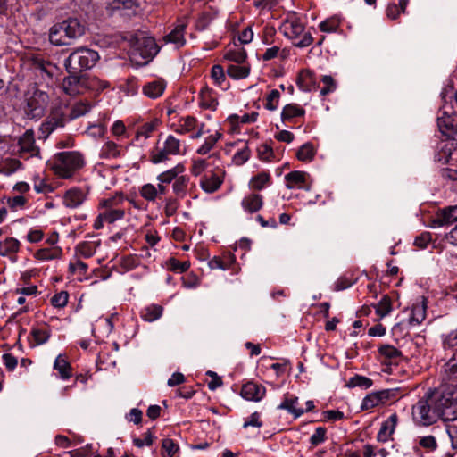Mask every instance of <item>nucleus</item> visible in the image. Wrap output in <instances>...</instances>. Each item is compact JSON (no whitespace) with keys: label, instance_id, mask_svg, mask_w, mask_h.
Masks as SVG:
<instances>
[{"label":"nucleus","instance_id":"nucleus-14","mask_svg":"<svg viewBox=\"0 0 457 457\" xmlns=\"http://www.w3.org/2000/svg\"><path fill=\"white\" fill-rule=\"evenodd\" d=\"M87 195L78 187L67 190L63 195V204L67 208H77L86 200Z\"/></svg>","mask_w":457,"mask_h":457},{"label":"nucleus","instance_id":"nucleus-54","mask_svg":"<svg viewBox=\"0 0 457 457\" xmlns=\"http://www.w3.org/2000/svg\"><path fill=\"white\" fill-rule=\"evenodd\" d=\"M378 404H380V402L377 392L370 393L364 397L361 403V410H369L378 406Z\"/></svg>","mask_w":457,"mask_h":457},{"label":"nucleus","instance_id":"nucleus-49","mask_svg":"<svg viewBox=\"0 0 457 457\" xmlns=\"http://www.w3.org/2000/svg\"><path fill=\"white\" fill-rule=\"evenodd\" d=\"M30 334L37 345L46 343L50 337V332L47 329L33 328Z\"/></svg>","mask_w":457,"mask_h":457},{"label":"nucleus","instance_id":"nucleus-16","mask_svg":"<svg viewBox=\"0 0 457 457\" xmlns=\"http://www.w3.org/2000/svg\"><path fill=\"white\" fill-rule=\"evenodd\" d=\"M242 207L245 211L253 213L262 209L263 205L262 196L259 194H250L242 200Z\"/></svg>","mask_w":457,"mask_h":457},{"label":"nucleus","instance_id":"nucleus-10","mask_svg":"<svg viewBox=\"0 0 457 457\" xmlns=\"http://www.w3.org/2000/svg\"><path fill=\"white\" fill-rule=\"evenodd\" d=\"M105 10L110 15L119 12L123 16H131L136 14L139 8L137 0H103Z\"/></svg>","mask_w":457,"mask_h":457},{"label":"nucleus","instance_id":"nucleus-7","mask_svg":"<svg viewBox=\"0 0 457 457\" xmlns=\"http://www.w3.org/2000/svg\"><path fill=\"white\" fill-rule=\"evenodd\" d=\"M48 104V94L40 88H36L32 94L25 99L23 106L24 117L29 120H36L41 119L46 112Z\"/></svg>","mask_w":457,"mask_h":457},{"label":"nucleus","instance_id":"nucleus-22","mask_svg":"<svg viewBox=\"0 0 457 457\" xmlns=\"http://www.w3.org/2000/svg\"><path fill=\"white\" fill-rule=\"evenodd\" d=\"M454 142H446L444 143L438 152L435 154V161L440 162L442 164H446L449 162L453 151L455 149Z\"/></svg>","mask_w":457,"mask_h":457},{"label":"nucleus","instance_id":"nucleus-27","mask_svg":"<svg viewBox=\"0 0 457 457\" xmlns=\"http://www.w3.org/2000/svg\"><path fill=\"white\" fill-rule=\"evenodd\" d=\"M426 318V304L425 299L421 303L413 304L411 309V315L410 317V324H420Z\"/></svg>","mask_w":457,"mask_h":457},{"label":"nucleus","instance_id":"nucleus-4","mask_svg":"<svg viewBox=\"0 0 457 457\" xmlns=\"http://www.w3.org/2000/svg\"><path fill=\"white\" fill-rule=\"evenodd\" d=\"M68 110V102L60 99L54 103L48 115L39 127L38 138L46 140L54 131L64 128L66 123L70 121Z\"/></svg>","mask_w":457,"mask_h":457},{"label":"nucleus","instance_id":"nucleus-50","mask_svg":"<svg viewBox=\"0 0 457 457\" xmlns=\"http://www.w3.org/2000/svg\"><path fill=\"white\" fill-rule=\"evenodd\" d=\"M76 253L79 254L84 258H89L96 253V249L92 246L89 242H81L76 246Z\"/></svg>","mask_w":457,"mask_h":457},{"label":"nucleus","instance_id":"nucleus-64","mask_svg":"<svg viewBox=\"0 0 457 457\" xmlns=\"http://www.w3.org/2000/svg\"><path fill=\"white\" fill-rule=\"evenodd\" d=\"M445 373L448 379L457 378V361L449 360L445 365Z\"/></svg>","mask_w":457,"mask_h":457},{"label":"nucleus","instance_id":"nucleus-17","mask_svg":"<svg viewBox=\"0 0 457 457\" xmlns=\"http://www.w3.org/2000/svg\"><path fill=\"white\" fill-rule=\"evenodd\" d=\"M308 174L304 171H291L285 176L287 188L299 187L309 190V187H305L303 184Z\"/></svg>","mask_w":457,"mask_h":457},{"label":"nucleus","instance_id":"nucleus-5","mask_svg":"<svg viewBox=\"0 0 457 457\" xmlns=\"http://www.w3.org/2000/svg\"><path fill=\"white\" fill-rule=\"evenodd\" d=\"M99 59L98 52L87 47H79L65 59L64 67L69 74L85 73L86 71L92 69Z\"/></svg>","mask_w":457,"mask_h":457},{"label":"nucleus","instance_id":"nucleus-44","mask_svg":"<svg viewBox=\"0 0 457 457\" xmlns=\"http://www.w3.org/2000/svg\"><path fill=\"white\" fill-rule=\"evenodd\" d=\"M162 457H173L179 450V445L172 439L165 438L162 440Z\"/></svg>","mask_w":457,"mask_h":457},{"label":"nucleus","instance_id":"nucleus-47","mask_svg":"<svg viewBox=\"0 0 457 457\" xmlns=\"http://www.w3.org/2000/svg\"><path fill=\"white\" fill-rule=\"evenodd\" d=\"M124 202V197L121 194H117L116 195L104 199L100 205L104 209H117L119 206Z\"/></svg>","mask_w":457,"mask_h":457},{"label":"nucleus","instance_id":"nucleus-23","mask_svg":"<svg viewBox=\"0 0 457 457\" xmlns=\"http://www.w3.org/2000/svg\"><path fill=\"white\" fill-rule=\"evenodd\" d=\"M235 262L236 258L233 254H228L224 258L214 256L209 261L208 265L212 270L220 269L226 270H229Z\"/></svg>","mask_w":457,"mask_h":457},{"label":"nucleus","instance_id":"nucleus-21","mask_svg":"<svg viewBox=\"0 0 457 457\" xmlns=\"http://www.w3.org/2000/svg\"><path fill=\"white\" fill-rule=\"evenodd\" d=\"M284 35L289 38L299 37L304 30L303 24L296 21H286L283 24Z\"/></svg>","mask_w":457,"mask_h":457},{"label":"nucleus","instance_id":"nucleus-52","mask_svg":"<svg viewBox=\"0 0 457 457\" xmlns=\"http://www.w3.org/2000/svg\"><path fill=\"white\" fill-rule=\"evenodd\" d=\"M327 429L324 427H318L310 437V443L312 446H317L326 439Z\"/></svg>","mask_w":457,"mask_h":457},{"label":"nucleus","instance_id":"nucleus-12","mask_svg":"<svg viewBox=\"0 0 457 457\" xmlns=\"http://www.w3.org/2000/svg\"><path fill=\"white\" fill-rule=\"evenodd\" d=\"M266 389L262 385L247 382L241 388V395L246 400L259 402L265 395Z\"/></svg>","mask_w":457,"mask_h":457},{"label":"nucleus","instance_id":"nucleus-30","mask_svg":"<svg viewBox=\"0 0 457 457\" xmlns=\"http://www.w3.org/2000/svg\"><path fill=\"white\" fill-rule=\"evenodd\" d=\"M90 109L91 105L89 103L82 101L77 102L72 105L71 111H68V117L70 120H75L87 113Z\"/></svg>","mask_w":457,"mask_h":457},{"label":"nucleus","instance_id":"nucleus-15","mask_svg":"<svg viewBox=\"0 0 457 457\" xmlns=\"http://www.w3.org/2000/svg\"><path fill=\"white\" fill-rule=\"evenodd\" d=\"M398 421V416L396 413H393L389 418L385 420L378 433L377 438L379 442H386L391 439L393 433L395 432L396 424Z\"/></svg>","mask_w":457,"mask_h":457},{"label":"nucleus","instance_id":"nucleus-25","mask_svg":"<svg viewBox=\"0 0 457 457\" xmlns=\"http://www.w3.org/2000/svg\"><path fill=\"white\" fill-rule=\"evenodd\" d=\"M212 90L207 87L202 88L200 91V105L204 109L215 110L218 105V101L212 96Z\"/></svg>","mask_w":457,"mask_h":457},{"label":"nucleus","instance_id":"nucleus-63","mask_svg":"<svg viewBox=\"0 0 457 457\" xmlns=\"http://www.w3.org/2000/svg\"><path fill=\"white\" fill-rule=\"evenodd\" d=\"M258 155L261 160L269 162V161H271L272 158L274 157V152H273V149L271 148V146L265 144V145H262L258 148Z\"/></svg>","mask_w":457,"mask_h":457},{"label":"nucleus","instance_id":"nucleus-45","mask_svg":"<svg viewBox=\"0 0 457 457\" xmlns=\"http://www.w3.org/2000/svg\"><path fill=\"white\" fill-rule=\"evenodd\" d=\"M220 137H221L220 133H217L216 135L209 136L205 139L204 144L202 145L198 148L197 154L204 155V154H206L207 153H209L212 149V147L215 145V144L217 143V141L219 140V138Z\"/></svg>","mask_w":457,"mask_h":457},{"label":"nucleus","instance_id":"nucleus-11","mask_svg":"<svg viewBox=\"0 0 457 457\" xmlns=\"http://www.w3.org/2000/svg\"><path fill=\"white\" fill-rule=\"evenodd\" d=\"M20 153L21 156L27 155V158L39 156L40 149L36 145L33 129H27L18 139Z\"/></svg>","mask_w":457,"mask_h":457},{"label":"nucleus","instance_id":"nucleus-60","mask_svg":"<svg viewBox=\"0 0 457 457\" xmlns=\"http://www.w3.org/2000/svg\"><path fill=\"white\" fill-rule=\"evenodd\" d=\"M250 157V150L245 145L243 149L237 151L233 156V162L237 165H242L248 161Z\"/></svg>","mask_w":457,"mask_h":457},{"label":"nucleus","instance_id":"nucleus-31","mask_svg":"<svg viewBox=\"0 0 457 457\" xmlns=\"http://www.w3.org/2000/svg\"><path fill=\"white\" fill-rule=\"evenodd\" d=\"M189 182V178L187 176H178L172 185V189L175 195L183 198L186 196L187 192V186Z\"/></svg>","mask_w":457,"mask_h":457},{"label":"nucleus","instance_id":"nucleus-48","mask_svg":"<svg viewBox=\"0 0 457 457\" xmlns=\"http://www.w3.org/2000/svg\"><path fill=\"white\" fill-rule=\"evenodd\" d=\"M180 142L179 139L170 135L164 142V151L170 153L172 155L179 153Z\"/></svg>","mask_w":457,"mask_h":457},{"label":"nucleus","instance_id":"nucleus-1","mask_svg":"<svg viewBox=\"0 0 457 457\" xmlns=\"http://www.w3.org/2000/svg\"><path fill=\"white\" fill-rule=\"evenodd\" d=\"M413 421L419 426L428 427L438 420H457V386L445 385L428 390L412 406Z\"/></svg>","mask_w":457,"mask_h":457},{"label":"nucleus","instance_id":"nucleus-2","mask_svg":"<svg viewBox=\"0 0 457 457\" xmlns=\"http://www.w3.org/2000/svg\"><path fill=\"white\" fill-rule=\"evenodd\" d=\"M87 30L86 22L78 17H68L54 24L49 30V41L56 46H70L83 37Z\"/></svg>","mask_w":457,"mask_h":457},{"label":"nucleus","instance_id":"nucleus-53","mask_svg":"<svg viewBox=\"0 0 457 457\" xmlns=\"http://www.w3.org/2000/svg\"><path fill=\"white\" fill-rule=\"evenodd\" d=\"M159 124L158 120H154L151 122H147L140 126L137 131V137L143 136L145 138H147L150 137L151 133L155 130L156 127Z\"/></svg>","mask_w":457,"mask_h":457},{"label":"nucleus","instance_id":"nucleus-58","mask_svg":"<svg viewBox=\"0 0 457 457\" xmlns=\"http://www.w3.org/2000/svg\"><path fill=\"white\" fill-rule=\"evenodd\" d=\"M419 445L430 452L435 451L438 446L436 437L431 435L420 437Z\"/></svg>","mask_w":457,"mask_h":457},{"label":"nucleus","instance_id":"nucleus-9","mask_svg":"<svg viewBox=\"0 0 457 457\" xmlns=\"http://www.w3.org/2000/svg\"><path fill=\"white\" fill-rule=\"evenodd\" d=\"M62 87L65 94L77 96L91 87V83L87 73L69 74L63 79Z\"/></svg>","mask_w":457,"mask_h":457},{"label":"nucleus","instance_id":"nucleus-62","mask_svg":"<svg viewBox=\"0 0 457 457\" xmlns=\"http://www.w3.org/2000/svg\"><path fill=\"white\" fill-rule=\"evenodd\" d=\"M279 96H280V94H279L278 90H277V89L271 90L267 96V103L265 104V107L270 111L276 110Z\"/></svg>","mask_w":457,"mask_h":457},{"label":"nucleus","instance_id":"nucleus-6","mask_svg":"<svg viewBox=\"0 0 457 457\" xmlns=\"http://www.w3.org/2000/svg\"><path fill=\"white\" fill-rule=\"evenodd\" d=\"M84 164V158L80 153L61 152L54 156L52 170L62 179H71Z\"/></svg>","mask_w":457,"mask_h":457},{"label":"nucleus","instance_id":"nucleus-34","mask_svg":"<svg viewBox=\"0 0 457 457\" xmlns=\"http://www.w3.org/2000/svg\"><path fill=\"white\" fill-rule=\"evenodd\" d=\"M19 248L20 242L14 237H8L4 242H0V254L3 256L17 253Z\"/></svg>","mask_w":457,"mask_h":457},{"label":"nucleus","instance_id":"nucleus-24","mask_svg":"<svg viewBox=\"0 0 457 457\" xmlns=\"http://www.w3.org/2000/svg\"><path fill=\"white\" fill-rule=\"evenodd\" d=\"M437 125L442 133L451 132L454 134L457 129V116H438Z\"/></svg>","mask_w":457,"mask_h":457},{"label":"nucleus","instance_id":"nucleus-36","mask_svg":"<svg viewBox=\"0 0 457 457\" xmlns=\"http://www.w3.org/2000/svg\"><path fill=\"white\" fill-rule=\"evenodd\" d=\"M184 168L181 165H178L169 170H166L158 175L157 179L162 184H170L178 178V175L183 172Z\"/></svg>","mask_w":457,"mask_h":457},{"label":"nucleus","instance_id":"nucleus-33","mask_svg":"<svg viewBox=\"0 0 457 457\" xmlns=\"http://www.w3.org/2000/svg\"><path fill=\"white\" fill-rule=\"evenodd\" d=\"M270 176L268 172H261L253 177L249 182L250 188L253 190H262L270 184Z\"/></svg>","mask_w":457,"mask_h":457},{"label":"nucleus","instance_id":"nucleus-35","mask_svg":"<svg viewBox=\"0 0 457 457\" xmlns=\"http://www.w3.org/2000/svg\"><path fill=\"white\" fill-rule=\"evenodd\" d=\"M222 181L215 174H212L209 178H204L201 181V187L206 193H214L221 186Z\"/></svg>","mask_w":457,"mask_h":457},{"label":"nucleus","instance_id":"nucleus-61","mask_svg":"<svg viewBox=\"0 0 457 457\" xmlns=\"http://www.w3.org/2000/svg\"><path fill=\"white\" fill-rule=\"evenodd\" d=\"M211 76L215 81V83L219 86L226 79L224 69L221 65L216 64L212 68Z\"/></svg>","mask_w":457,"mask_h":457},{"label":"nucleus","instance_id":"nucleus-41","mask_svg":"<svg viewBox=\"0 0 457 457\" xmlns=\"http://www.w3.org/2000/svg\"><path fill=\"white\" fill-rule=\"evenodd\" d=\"M120 152L119 150V146L114 142H106L100 152L101 158H116L120 155Z\"/></svg>","mask_w":457,"mask_h":457},{"label":"nucleus","instance_id":"nucleus-3","mask_svg":"<svg viewBox=\"0 0 457 457\" xmlns=\"http://www.w3.org/2000/svg\"><path fill=\"white\" fill-rule=\"evenodd\" d=\"M123 38L131 47L130 59L138 64L148 63L159 52L155 39L145 31L126 32Z\"/></svg>","mask_w":457,"mask_h":457},{"label":"nucleus","instance_id":"nucleus-29","mask_svg":"<svg viewBox=\"0 0 457 457\" xmlns=\"http://www.w3.org/2000/svg\"><path fill=\"white\" fill-rule=\"evenodd\" d=\"M304 113V109H303L296 104H288L283 108V111L281 112V120L283 121L290 120L295 117L303 116Z\"/></svg>","mask_w":457,"mask_h":457},{"label":"nucleus","instance_id":"nucleus-51","mask_svg":"<svg viewBox=\"0 0 457 457\" xmlns=\"http://www.w3.org/2000/svg\"><path fill=\"white\" fill-rule=\"evenodd\" d=\"M140 195L145 200L154 202L158 195V191L154 185L145 184L141 187Z\"/></svg>","mask_w":457,"mask_h":457},{"label":"nucleus","instance_id":"nucleus-20","mask_svg":"<svg viewBox=\"0 0 457 457\" xmlns=\"http://www.w3.org/2000/svg\"><path fill=\"white\" fill-rule=\"evenodd\" d=\"M186 29L185 24L176 26L168 35L164 37L167 43H173L178 47L182 46L185 43L184 31Z\"/></svg>","mask_w":457,"mask_h":457},{"label":"nucleus","instance_id":"nucleus-59","mask_svg":"<svg viewBox=\"0 0 457 457\" xmlns=\"http://www.w3.org/2000/svg\"><path fill=\"white\" fill-rule=\"evenodd\" d=\"M69 294L66 291H61L51 298V303L54 307L63 308L67 304Z\"/></svg>","mask_w":457,"mask_h":457},{"label":"nucleus","instance_id":"nucleus-42","mask_svg":"<svg viewBox=\"0 0 457 457\" xmlns=\"http://www.w3.org/2000/svg\"><path fill=\"white\" fill-rule=\"evenodd\" d=\"M373 382L370 378L367 377H363L361 375H355L354 377L351 378L347 383V386L349 387H361L364 389H367L372 386Z\"/></svg>","mask_w":457,"mask_h":457},{"label":"nucleus","instance_id":"nucleus-40","mask_svg":"<svg viewBox=\"0 0 457 457\" xmlns=\"http://www.w3.org/2000/svg\"><path fill=\"white\" fill-rule=\"evenodd\" d=\"M376 309V312L380 317H385L392 311L391 299L387 295H383L380 301L373 305Z\"/></svg>","mask_w":457,"mask_h":457},{"label":"nucleus","instance_id":"nucleus-56","mask_svg":"<svg viewBox=\"0 0 457 457\" xmlns=\"http://www.w3.org/2000/svg\"><path fill=\"white\" fill-rule=\"evenodd\" d=\"M378 395L379 396V402L380 403H385L386 402L389 400H395L399 395V389L398 388H392V389H384L377 392Z\"/></svg>","mask_w":457,"mask_h":457},{"label":"nucleus","instance_id":"nucleus-55","mask_svg":"<svg viewBox=\"0 0 457 457\" xmlns=\"http://www.w3.org/2000/svg\"><path fill=\"white\" fill-rule=\"evenodd\" d=\"M446 432L451 440V447L453 450V453H448V457H453L457 453V426L448 425Z\"/></svg>","mask_w":457,"mask_h":457},{"label":"nucleus","instance_id":"nucleus-8","mask_svg":"<svg viewBox=\"0 0 457 457\" xmlns=\"http://www.w3.org/2000/svg\"><path fill=\"white\" fill-rule=\"evenodd\" d=\"M30 68L37 79V83L50 87L54 83V77L58 73L59 68L52 62L41 55L32 56L29 60Z\"/></svg>","mask_w":457,"mask_h":457},{"label":"nucleus","instance_id":"nucleus-39","mask_svg":"<svg viewBox=\"0 0 457 457\" xmlns=\"http://www.w3.org/2000/svg\"><path fill=\"white\" fill-rule=\"evenodd\" d=\"M379 353L386 359L396 361L402 356V353L393 345H382L378 348Z\"/></svg>","mask_w":457,"mask_h":457},{"label":"nucleus","instance_id":"nucleus-38","mask_svg":"<svg viewBox=\"0 0 457 457\" xmlns=\"http://www.w3.org/2000/svg\"><path fill=\"white\" fill-rule=\"evenodd\" d=\"M297 86L303 91H311L313 83V75L309 71H302L297 78Z\"/></svg>","mask_w":457,"mask_h":457},{"label":"nucleus","instance_id":"nucleus-37","mask_svg":"<svg viewBox=\"0 0 457 457\" xmlns=\"http://www.w3.org/2000/svg\"><path fill=\"white\" fill-rule=\"evenodd\" d=\"M125 216V211L121 208L117 209H104L102 212V217L107 223H114L117 220H122Z\"/></svg>","mask_w":457,"mask_h":457},{"label":"nucleus","instance_id":"nucleus-43","mask_svg":"<svg viewBox=\"0 0 457 457\" xmlns=\"http://www.w3.org/2000/svg\"><path fill=\"white\" fill-rule=\"evenodd\" d=\"M314 154L315 151L311 143H306L303 145L296 154L297 158L303 162L311 161L313 158Z\"/></svg>","mask_w":457,"mask_h":457},{"label":"nucleus","instance_id":"nucleus-57","mask_svg":"<svg viewBox=\"0 0 457 457\" xmlns=\"http://www.w3.org/2000/svg\"><path fill=\"white\" fill-rule=\"evenodd\" d=\"M213 15L211 12H204L198 17L195 27L197 30H204L213 20Z\"/></svg>","mask_w":457,"mask_h":457},{"label":"nucleus","instance_id":"nucleus-26","mask_svg":"<svg viewBox=\"0 0 457 457\" xmlns=\"http://www.w3.org/2000/svg\"><path fill=\"white\" fill-rule=\"evenodd\" d=\"M54 369L56 370L60 378L62 379H68L71 377V367L68 361L62 356L58 355L54 363Z\"/></svg>","mask_w":457,"mask_h":457},{"label":"nucleus","instance_id":"nucleus-46","mask_svg":"<svg viewBox=\"0 0 457 457\" xmlns=\"http://www.w3.org/2000/svg\"><path fill=\"white\" fill-rule=\"evenodd\" d=\"M225 58L230 62H234L237 64L245 62L247 58L246 52L244 48L239 50L228 51L225 54Z\"/></svg>","mask_w":457,"mask_h":457},{"label":"nucleus","instance_id":"nucleus-18","mask_svg":"<svg viewBox=\"0 0 457 457\" xmlns=\"http://www.w3.org/2000/svg\"><path fill=\"white\" fill-rule=\"evenodd\" d=\"M298 403V397L296 396H288L287 395L285 396L282 403L278 406V410H287L288 412L292 413L294 417L299 418L304 413V410L302 408H297L296 405Z\"/></svg>","mask_w":457,"mask_h":457},{"label":"nucleus","instance_id":"nucleus-28","mask_svg":"<svg viewBox=\"0 0 457 457\" xmlns=\"http://www.w3.org/2000/svg\"><path fill=\"white\" fill-rule=\"evenodd\" d=\"M163 308L158 304H152L141 312V317L144 320L153 322L161 318L162 315Z\"/></svg>","mask_w":457,"mask_h":457},{"label":"nucleus","instance_id":"nucleus-13","mask_svg":"<svg viewBox=\"0 0 457 457\" xmlns=\"http://www.w3.org/2000/svg\"><path fill=\"white\" fill-rule=\"evenodd\" d=\"M457 221V205L448 206L440 210L433 220L434 227L448 226Z\"/></svg>","mask_w":457,"mask_h":457},{"label":"nucleus","instance_id":"nucleus-32","mask_svg":"<svg viewBox=\"0 0 457 457\" xmlns=\"http://www.w3.org/2000/svg\"><path fill=\"white\" fill-rule=\"evenodd\" d=\"M250 73L249 66H240L238 64H229L227 67V74L234 79H240L246 78Z\"/></svg>","mask_w":457,"mask_h":457},{"label":"nucleus","instance_id":"nucleus-19","mask_svg":"<svg viewBox=\"0 0 457 457\" xmlns=\"http://www.w3.org/2000/svg\"><path fill=\"white\" fill-rule=\"evenodd\" d=\"M165 89V83L163 80H154L146 83L143 87V93L150 98H157L161 96Z\"/></svg>","mask_w":457,"mask_h":457}]
</instances>
